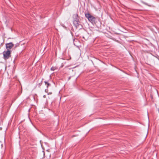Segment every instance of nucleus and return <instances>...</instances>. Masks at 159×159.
Wrapping results in <instances>:
<instances>
[{
    "label": "nucleus",
    "instance_id": "1",
    "mask_svg": "<svg viewBox=\"0 0 159 159\" xmlns=\"http://www.w3.org/2000/svg\"><path fill=\"white\" fill-rule=\"evenodd\" d=\"M85 17L88 19V20L91 23L94 22L96 20L95 17L91 15L89 13H85Z\"/></svg>",
    "mask_w": 159,
    "mask_h": 159
},
{
    "label": "nucleus",
    "instance_id": "11",
    "mask_svg": "<svg viewBox=\"0 0 159 159\" xmlns=\"http://www.w3.org/2000/svg\"><path fill=\"white\" fill-rule=\"evenodd\" d=\"M52 92H50L48 93V94H52Z\"/></svg>",
    "mask_w": 159,
    "mask_h": 159
},
{
    "label": "nucleus",
    "instance_id": "8",
    "mask_svg": "<svg viewBox=\"0 0 159 159\" xmlns=\"http://www.w3.org/2000/svg\"><path fill=\"white\" fill-rule=\"evenodd\" d=\"M62 26L65 29H66V27L64 25H62Z\"/></svg>",
    "mask_w": 159,
    "mask_h": 159
},
{
    "label": "nucleus",
    "instance_id": "2",
    "mask_svg": "<svg viewBox=\"0 0 159 159\" xmlns=\"http://www.w3.org/2000/svg\"><path fill=\"white\" fill-rule=\"evenodd\" d=\"M11 51L10 50H7L3 52V57L5 59H8L11 57Z\"/></svg>",
    "mask_w": 159,
    "mask_h": 159
},
{
    "label": "nucleus",
    "instance_id": "7",
    "mask_svg": "<svg viewBox=\"0 0 159 159\" xmlns=\"http://www.w3.org/2000/svg\"><path fill=\"white\" fill-rule=\"evenodd\" d=\"M57 69L56 67H52L51 68V70H52V71H54V70L55 69Z\"/></svg>",
    "mask_w": 159,
    "mask_h": 159
},
{
    "label": "nucleus",
    "instance_id": "6",
    "mask_svg": "<svg viewBox=\"0 0 159 159\" xmlns=\"http://www.w3.org/2000/svg\"><path fill=\"white\" fill-rule=\"evenodd\" d=\"M78 16V14H75L73 15V17L74 18H75V20H76V19H77Z\"/></svg>",
    "mask_w": 159,
    "mask_h": 159
},
{
    "label": "nucleus",
    "instance_id": "9",
    "mask_svg": "<svg viewBox=\"0 0 159 159\" xmlns=\"http://www.w3.org/2000/svg\"><path fill=\"white\" fill-rule=\"evenodd\" d=\"M48 89H45V92L47 93L48 92Z\"/></svg>",
    "mask_w": 159,
    "mask_h": 159
},
{
    "label": "nucleus",
    "instance_id": "3",
    "mask_svg": "<svg viewBox=\"0 0 159 159\" xmlns=\"http://www.w3.org/2000/svg\"><path fill=\"white\" fill-rule=\"evenodd\" d=\"M14 46V44L11 42L6 44V47L7 50H10Z\"/></svg>",
    "mask_w": 159,
    "mask_h": 159
},
{
    "label": "nucleus",
    "instance_id": "5",
    "mask_svg": "<svg viewBox=\"0 0 159 159\" xmlns=\"http://www.w3.org/2000/svg\"><path fill=\"white\" fill-rule=\"evenodd\" d=\"M44 83L45 84L47 85V88H48L49 86L51 85L49 83L46 81H44Z\"/></svg>",
    "mask_w": 159,
    "mask_h": 159
},
{
    "label": "nucleus",
    "instance_id": "10",
    "mask_svg": "<svg viewBox=\"0 0 159 159\" xmlns=\"http://www.w3.org/2000/svg\"><path fill=\"white\" fill-rule=\"evenodd\" d=\"M18 45V44H16L15 45V48Z\"/></svg>",
    "mask_w": 159,
    "mask_h": 159
},
{
    "label": "nucleus",
    "instance_id": "12",
    "mask_svg": "<svg viewBox=\"0 0 159 159\" xmlns=\"http://www.w3.org/2000/svg\"><path fill=\"white\" fill-rule=\"evenodd\" d=\"M43 98H46V96L45 95H44L43 96Z\"/></svg>",
    "mask_w": 159,
    "mask_h": 159
},
{
    "label": "nucleus",
    "instance_id": "4",
    "mask_svg": "<svg viewBox=\"0 0 159 159\" xmlns=\"http://www.w3.org/2000/svg\"><path fill=\"white\" fill-rule=\"evenodd\" d=\"M74 25L77 28L79 25V20L78 19L73 21Z\"/></svg>",
    "mask_w": 159,
    "mask_h": 159
}]
</instances>
